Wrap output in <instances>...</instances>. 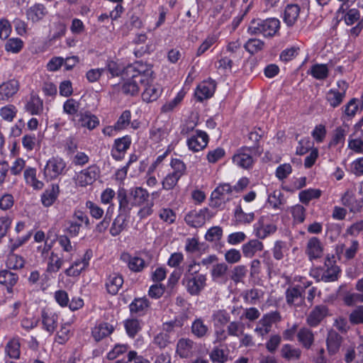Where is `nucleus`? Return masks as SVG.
I'll list each match as a JSON object with an SVG mask.
<instances>
[{
	"mask_svg": "<svg viewBox=\"0 0 363 363\" xmlns=\"http://www.w3.org/2000/svg\"><path fill=\"white\" fill-rule=\"evenodd\" d=\"M302 292L301 287L298 286L288 289L286 292L287 303L298 305L303 301Z\"/></svg>",
	"mask_w": 363,
	"mask_h": 363,
	"instance_id": "obj_45",
	"label": "nucleus"
},
{
	"mask_svg": "<svg viewBox=\"0 0 363 363\" xmlns=\"http://www.w3.org/2000/svg\"><path fill=\"white\" fill-rule=\"evenodd\" d=\"M17 111V108L15 106L11 104L6 105L1 108L0 116L4 121L11 122L16 117Z\"/></svg>",
	"mask_w": 363,
	"mask_h": 363,
	"instance_id": "obj_56",
	"label": "nucleus"
},
{
	"mask_svg": "<svg viewBox=\"0 0 363 363\" xmlns=\"http://www.w3.org/2000/svg\"><path fill=\"white\" fill-rule=\"evenodd\" d=\"M229 319V315L225 311H218L213 315V320L215 327L224 325L228 322Z\"/></svg>",
	"mask_w": 363,
	"mask_h": 363,
	"instance_id": "obj_60",
	"label": "nucleus"
},
{
	"mask_svg": "<svg viewBox=\"0 0 363 363\" xmlns=\"http://www.w3.org/2000/svg\"><path fill=\"white\" fill-rule=\"evenodd\" d=\"M33 238L35 242H42L45 241V245L43 247H38V250L43 255L45 252H48L51 249L52 244H48L47 240H45V235L43 231L38 230L34 234Z\"/></svg>",
	"mask_w": 363,
	"mask_h": 363,
	"instance_id": "obj_58",
	"label": "nucleus"
},
{
	"mask_svg": "<svg viewBox=\"0 0 363 363\" xmlns=\"http://www.w3.org/2000/svg\"><path fill=\"white\" fill-rule=\"evenodd\" d=\"M60 189L57 185H52L45 190L41 195V201L44 206H51L57 200Z\"/></svg>",
	"mask_w": 363,
	"mask_h": 363,
	"instance_id": "obj_30",
	"label": "nucleus"
},
{
	"mask_svg": "<svg viewBox=\"0 0 363 363\" xmlns=\"http://www.w3.org/2000/svg\"><path fill=\"white\" fill-rule=\"evenodd\" d=\"M123 284V279L122 276L118 274H110L106 281V289L110 294H116Z\"/></svg>",
	"mask_w": 363,
	"mask_h": 363,
	"instance_id": "obj_24",
	"label": "nucleus"
},
{
	"mask_svg": "<svg viewBox=\"0 0 363 363\" xmlns=\"http://www.w3.org/2000/svg\"><path fill=\"white\" fill-rule=\"evenodd\" d=\"M186 94V90H185L184 87H183L175 96V97L169 101L166 102L162 106V111L164 113L172 111L175 108H177L184 99L185 95Z\"/></svg>",
	"mask_w": 363,
	"mask_h": 363,
	"instance_id": "obj_42",
	"label": "nucleus"
},
{
	"mask_svg": "<svg viewBox=\"0 0 363 363\" xmlns=\"http://www.w3.org/2000/svg\"><path fill=\"white\" fill-rule=\"evenodd\" d=\"M335 257H328L325 261V270L323 272L321 279L325 282L335 281L337 280L340 269L335 264Z\"/></svg>",
	"mask_w": 363,
	"mask_h": 363,
	"instance_id": "obj_16",
	"label": "nucleus"
},
{
	"mask_svg": "<svg viewBox=\"0 0 363 363\" xmlns=\"http://www.w3.org/2000/svg\"><path fill=\"white\" fill-rule=\"evenodd\" d=\"M124 327L128 335L134 337L141 330L142 323L138 319L130 318L124 321Z\"/></svg>",
	"mask_w": 363,
	"mask_h": 363,
	"instance_id": "obj_46",
	"label": "nucleus"
},
{
	"mask_svg": "<svg viewBox=\"0 0 363 363\" xmlns=\"http://www.w3.org/2000/svg\"><path fill=\"white\" fill-rule=\"evenodd\" d=\"M114 330V327L108 323H100L92 329V336L96 341H100L111 335Z\"/></svg>",
	"mask_w": 363,
	"mask_h": 363,
	"instance_id": "obj_25",
	"label": "nucleus"
},
{
	"mask_svg": "<svg viewBox=\"0 0 363 363\" xmlns=\"http://www.w3.org/2000/svg\"><path fill=\"white\" fill-rule=\"evenodd\" d=\"M235 221L237 224L246 225L251 223L255 219L254 213H245L240 206H238L234 212Z\"/></svg>",
	"mask_w": 363,
	"mask_h": 363,
	"instance_id": "obj_44",
	"label": "nucleus"
},
{
	"mask_svg": "<svg viewBox=\"0 0 363 363\" xmlns=\"http://www.w3.org/2000/svg\"><path fill=\"white\" fill-rule=\"evenodd\" d=\"M170 167L172 169V172L169 173L178 177L179 179H181V177L186 172V164L179 159H172L170 162Z\"/></svg>",
	"mask_w": 363,
	"mask_h": 363,
	"instance_id": "obj_49",
	"label": "nucleus"
},
{
	"mask_svg": "<svg viewBox=\"0 0 363 363\" xmlns=\"http://www.w3.org/2000/svg\"><path fill=\"white\" fill-rule=\"evenodd\" d=\"M72 335L73 331L71 325L69 323H62L55 336V342L60 345H64L69 340Z\"/></svg>",
	"mask_w": 363,
	"mask_h": 363,
	"instance_id": "obj_31",
	"label": "nucleus"
},
{
	"mask_svg": "<svg viewBox=\"0 0 363 363\" xmlns=\"http://www.w3.org/2000/svg\"><path fill=\"white\" fill-rule=\"evenodd\" d=\"M91 257V252L86 251L83 258L75 260L69 267L65 270V274L68 277H78L89 266Z\"/></svg>",
	"mask_w": 363,
	"mask_h": 363,
	"instance_id": "obj_11",
	"label": "nucleus"
},
{
	"mask_svg": "<svg viewBox=\"0 0 363 363\" xmlns=\"http://www.w3.org/2000/svg\"><path fill=\"white\" fill-rule=\"evenodd\" d=\"M200 264L196 262L189 263L184 273L183 283L191 295L199 294L206 286V275L199 274Z\"/></svg>",
	"mask_w": 363,
	"mask_h": 363,
	"instance_id": "obj_2",
	"label": "nucleus"
},
{
	"mask_svg": "<svg viewBox=\"0 0 363 363\" xmlns=\"http://www.w3.org/2000/svg\"><path fill=\"white\" fill-rule=\"evenodd\" d=\"M26 108L32 115H39L43 109V101L38 96L31 95Z\"/></svg>",
	"mask_w": 363,
	"mask_h": 363,
	"instance_id": "obj_41",
	"label": "nucleus"
},
{
	"mask_svg": "<svg viewBox=\"0 0 363 363\" xmlns=\"http://www.w3.org/2000/svg\"><path fill=\"white\" fill-rule=\"evenodd\" d=\"M24 259L16 254L11 253L6 260V266L12 269H18L24 266Z\"/></svg>",
	"mask_w": 363,
	"mask_h": 363,
	"instance_id": "obj_55",
	"label": "nucleus"
},
{
	"mask_svg": "<svg viewBox=\"0 0 363 363\" xmlns=\"http://www.w3.org/2000/svg\"><path fill=\"white\" fill-rule=\"evenodd\" d=\"M125 226V216L119 214L113 220L110 228V233L113 236H116L121 233Z\"/></svg>",
	"mask_w": 363,
	"mask_h": 363,
	"instance_id": "obj_54",
	"label": "nucleus"
},
{
	"mask_svg": "<svg viewBox=\"0 0 363 363\" xmlns=\"http://www.w3.org/2000/svg\"><path fill=\"white\" fill-rule=\"evenodd\" d=\"M121 259L127 263L128 268L133 272H141L146 267L145 260L137 255L123 253L121 255Z\"/></svg>",
	"mask_w": 363,
	"mask_h": 363,
	"instance_id": "obj_23",
	"label": "nucleus"
},
{
	"mask_svg": "<svg viewBox=\"0 0 363 363\" xmlns=\"http://www.w3.org/2000/svg\"><path fill=\"white\" fill-rule=\"evenodd\" d=\"M300 13V8L296 4L288 5L284 11V20L289 26H292L296 21Z\"/></svg>",
	"mask_w": 363,
	"mask_h": 363,
	"instance_id": "obj_39",
	"label": "nucleus"
},
{
	"mask_svg": "<svg viewBox=\"0 0 363 363\" xmlns=\"http://www.w3.org/2000/svg\"><path fill=\"white\" fill-rule=\"evenodd\" d=\"M242 250L245 257L251 258L263 250V244L258 240H251L242 245Z\"/></svg>",
	"mask_w": 363,
	"mask_h": 363,
	"instance_id": "obj_35",
	"label": "nucleus"
},
{
	"mask_svg": "<svg viewBox=\"0 0 363 363\" xmlns=\"http://www.w3.org/2000/svg\"><path fill=\"white\" fill-rule=\"evenodd\" d=\"M170 130L171 126L169 124L158 125L152 128L150 136L157 142L167 141Z\"/></svg>",
	"mask_w": 363,
	"mask_h": 363,
	"instance_id": "obj_27",
	"label": "nucleus"
},
{
	"mask_svg": "<svg viewBox=\"0 0 363 363\" xmlns=\"http://www.w3.org/2000/svg\"><path fill=\"white\" fill-rule=\"evenodd\" d=\"M350 321L352 324L363 323V306H358L350 315Z\"/></svg>",
	"mask_w": 363,
	"mask_h": 363,
	"instance_id": "obj_64",
	"label": "nucleus"
},
{
	"mask_svg": "<svg viewBox=\"0 0 363 363\" xmlns=\"http://www.w3.org/2000/svg\"><path fill=\"white\" fill-rule=\"evenodd\" d=\"M208 331V326L204 324L201 318L196 319L191 324V332L197 337L205 336Z\"/></svg>",
	"mask_w": 363,
	"mask_h": 363,
	"instance_id": "obj_50",
	"label": "nucleus"
},
{
	"mask_svg": "<svg viewBox=\"0 0 363 363\" xmlns=\"http://www.w3.org/2000/svg\"><path fill=\"white\" fill-rule=\"evenodd\" d=\"M32 232L28 231L27 233L23 236L18 237L16 239H10L8 245L9 250L11 252H13L23 244L26 243L31 238Z\"/></svg>",
	"mask_w": 363,
	"mask_h": 363,
	"instance_id": "obj_53",
	"label": "nucleus"
},
{
	"mask_svg": "<svg viewBox=\"0 0 363 363\" xmlns=\"http://www.w3.org/2000/svg\"><path fill=\"white\" fill-rule=\"evenodd\" d=\"M208 143V135L201 130H196V133L191 135L186 140L189 149L192 152H199L205 148Z\"/></svg>",
	"mask_w": 363,
	"mask_h": 363,
	"instance_id": "obj_12",
	"label": "nucleus"
},
{
	"mask_svg": "<svg viewBox=\"0 0 363 363\" xmlns=\"http://www.w3.org/2000/svg\"><path fill=\"white\" fill-rule=\"evenodd\" d=\"M267 220V217L262 216L255 225V233L259 238L264 239L270 234L274 233L277 230L276 225L272 223H268Z\"/></svg>",
	"mask_w": 363,
	"mask_h": 363,
	"instance_id": "obj_21",
	"label": "nucleus"
},
{
	"mask_svg": "<svg viewBox=\"0 0 363 363\" xmlns=\"http://www.w3.org/2000/svg\"><path fill=\"white\" fill-rule=\"evenodd\" d=\"M43 329L52 335L58 324V315L49 310H43L41 313Z\"/></svg>",
	"mask_w": 363,
	"mask_h": 363,
	"instance_id": "obj_18",
	"label": "nucleus"
},
{
	"mask_svg": "<svg viewBox=\"0 0 363 363\" xmlns=\"http://www.w3.org/2000/svg\"><path fill=\"white\" fill-rule=\"evenodd\" d=\"M279 320L277 313H270L264 315L257 323L255 332L262 337L268 334L272 328V324Z\"/></svg>",
	"mask_w": 363,
	"mask_h": 363,
	"instance_id": "obj_13",
	"label": "nucleus"
},
{
	"mask_svg": "<svg viewBox=\"0 0 363 363\" xmlns=\"http://www.w3.org/2000/svg\"><path fill=\"white\" fill-rule=\"evenodd\" d=\"M337 88L329 89L325 94L326 101L333 108L338 107L342 103L348 89V84L343 80L337 81Z\"/></svg>",
	"mask_w": 363,
	"mask_h": 363,
	"instance_id": "obj_4",
	"label": "nucleus"
},
{
	"mask_svg": "<svg viewBox=\"0 0 363 363\" xmlns=\"http://www.w3.org/2000/svg\"><path fill=\"white\" fill-rule=\"evenodd\" d=\"M357 102L358 99L352 98L342 107V118L349 121L355 116L357 112L360 110V107Z\"/></svg>",
	"mask_w": 363,
	"mask_h": 363,
	"instance_id": "obj_32",
	"label": "nucleus"
},
{
	"mask_svg": "<svg viewBox=\"0 0 363 363\" xmlns=\"http://www.w3.org/2000/svg\"><path fill=\"white\" fill-rule=\"evenodd\" d=\"M342 341V336L336 331L331 330L328 333L326 340L327 348L330 354L338 352Z\"/></svg>",
	"mask_w": 363,
	"mask_h": 363,
	"instance_id": "obj_26",
	"label": "nucleus"
},
{
	"mask_svg": "<svg viewBox=\"0 0 363 363\" xmlns=\"http://www.w3.org/2000/svg\"><path fill=\"white\" fill-rule=\"evenodd\" d=\"M345 245L344 244L341 245L340 247H337V252L338 254L340 252L342 253L343 250H345V252L343 253V257L345 261H348L355 257L359 248V243L358 240H353L351 241L350 245L348 247L345 249Z\"/></svg>",
	"mask_w": 363,
	"mask_h": 363,
	"instance_id": "obj_36",
	"label": "nucleus"
},
{
	"mask_svg": "<svg viewBox=\"0 0 363 363\" xmlns=\"http://www.w3.org/2000/svg\"><path fill=\"white\" fill-rule=\"evenodd\" d=\"M129 199L133 206H140L138 215L140 218L150 216L153 212L154 203L149 201L148 191L142 187H134L130 190Z\"/></svg>",
	"mask_w": 363,
	"mask_h": 363,
	"instance_id": "obj_3",
	"label": "nucleus"
},
{
	"mask_svg": "<svg viewBox=\"0 0 363 363\" xmlns=\"http://www.w3.org/2000/svg\"><path fill=\"white\" fill-rule=\"evenodd\" d=\"M19 82L14 79H9L0 84V101H9L19 90Z\"/></svg>",
	"mask_w": 363,
	"mask_h": 363,
	"instance_id": "obj_14",
	"label": "nucleus"
},
{
	"mask_svg": "<svg viewBox=\"0 0 363 363\" xmlns=\"http://www.w3.org/2000/svg\"><path fill=\"white\" fill-rule=\"evenodd\" d=\"M225 155V151L222 147H217L208 152L206 155L207 160L210 163H216L222 159Z\"/></svg>",
	"mask_w": 363,
	"mask_h": 363,
	"instance_id": "obj_63",
	"label": "nucleus"
},
{
	"mask_svg": "<svg viewBox=\"0 0 363 363\" xmlns=\"http://www.w3.org/2000/svg\"><path fill=\"white\" fill-rule=\"evenodd\" d=\"M234 4L235 2L233 0H218L216 1L215 10L218 13L224 11L223 16L225 18H228L232 13Z\"/></svg>",
	"mask_w": 363,
	"mask_h": 363,
	"instance_id": "obj_48",
	"label": "nucleus"
},
{
	"mask_svg": "<svg viewBox=\"0 0 363 363\" xmlns=\"http://www.w3.org/2000/svg\"><path fill=\"white\" fill-rule=\"evenodd\" d=\"M48 11L45 6L42 4H35L26 10V18L33 23H36L47 15Z\"/></svg>",
	"mask_w": 363,
	"mask_h": 363,
	"instance_id": "obj_22",
	"label": "nucleus"
},
{
	"mask_svg": "<svg viewBox=\"0 0 363 363\" xmlns=\"http://www.w3.org/2000/svg\"><path fill=\"white\" fill-rule=\"evenodd\" d=\"M149 306L148 301L146 298H135L129 306L132 313H143Z\"/></svg>",
	"mask_w": 363,
	"mask_h": 363,
	"instance_id": "obj_51",
	"label": "nucleus"
},
{
	"mask_svg": "<svg viewBox=\"0 0 363 363\" xmlns=\"http://www.w3.org/2000/svg\"><path fill=\"white\" fill-rule=\"evenodd\" d=\"M298 340L305 346L310 347L313 341V335L308 329H302L298 333Z\"/></svg>",
	"mask_w": 363,
	"mask_h": 363,
	"instance_id": "obj_61",
	"label": "nucleus"
},
{
	"mask_svg": "<svg viewBox=\"0 0 363 363\" xmlns=\"http://www.w3.org/2000/svg\"><path fill=\"white\" fill-rule=\"evenodd\" d=\"M151 75V65L135 62L125 67V76L128 78L122 86V91L131 96L137 94L143 83H147Z\"/></svg>",
	"mask_w": 363,
	"mask_h": 363,
	"instance_id": "obj_1",
	"label": "nucleus"
},
{
	"mask_svg": "<svg viewBox=\"0 0 363 363\" xmlns=\"http://www.w3.org/2000/svg\"><path fill=\"white\" fill-rule=\"evenodd\" d=\"M74 125L77 128H86L92 130L100 124L99 118L89 111L80 112L76 118H72Z\"/></svg>",
	"mask_w": 363,
	"mask_h": 363,
	"instance_id": "obj_8",
	"label": "nucleus"
},
{
	"mask_svg": "<svg viewBox=\"0 0 363 363\" xmlns=\"http://www.w3.org/2000/svg\"><path fill=\"white\" fill-rule=\"evenodd\" d=\"M341 201L353 213L363 211V198L357 199L352 191H346L341 197Z\"/></svg>",
	"mask_w": 363,
	"mask_h": 363,
	"instance_id": "obj_15",
	"label": "nucleus"
},
{
	"mask_svg": "<svg viewBox=\"0 0 363 363\" xmlns=\"http://www.w3.org/2000/svg\"><path fill=\"white\" fill-rule=\"evenodd\" d=\"M233 191V189L228 184L219 185L211 194L212 205L217 206L220 203L228 200V196Z\"/></svg>",
	"mask_w": 363,
	"mask_h": 363,
	"instance_id": "obj_20",
	"label": "nucleus"
},
{
	"mask_svg": "<svg viewBox=\"0 0 363 363\" xmlns=\"http://www.w3.org/2000/svg\"><path fill=\"white\" fill-rule=\"evenodd\" d=\"M194 352V342L187 338L180 339L177 345L176 352L182 358L190 357Z\"/></svg>",
	"mask_w": 363,
	"mask_h": 363,
	"instance_id": "obj_28",
	"label": "nucleus"
},
{
	"mask_svg": "<svg viewBox=\"0 0 363 363\" xmlns=\"http://www.w3.org/2000/svg\"><path fill=\"white\" fill-rule=\"evenodd\" d=\"M154 72L151 67V75L147 83H143L142 99L147 103L156 101L162 94V89L158 84L154 82Z\"/></svg>",
	"mask_w": 363,
	"mask_h": 363,
	"instance_id": "obj_7",
	"label": "nucleus"
},
{
	"mask_svg": "<svg viewBox=\"0 0 363 363\" xmlns=\"http://www.w3.org/2000/svg\"><path fill=\"white\" fill-rule=\"evenodd\" d=\"M216 84L213 80H206L201 82L196 87L194 94L198 101H202L211 98L214 94Z\"/></svg>",
	"mask_w": 363,
	"mask_h": 363,
	"instance_id": "obj_17",
	"label": "nucleus"
},
{
	"mask_svg": "<svg viewBox=\"0 0 363 363\" xmlns=\"http://www.w3.org/2000/svg\"><path fill=\"white\" fill-rule=\"evenodd\" d=\"M186 320V315H182L179 317H177L174 320H170L163 323V330L167 333H171L177 328H180L183 326L184 322Z\"/></svg>",
	"mask_w": 363,
	"mask_h": 363,
	"instance_id": "obj_52",
	"label": "nucleus"
},
{
	"mask_svg": "<svg viewBox=\"0 0 363 363\" xmlns=\"http://www.w3.org/2000/svg\"><path fill=\"white\" fill-rule=\"evenodd\" d=\"M128 349L129 346L127 344H117L107 353V358L110 360H113L120 355L126 352Z\"/></svg>",
	"mask_w": 363,
	"mask_h": 363,
	"instance_id": "obj_57",
	"label": "nucleus"
},
{
	"mask_svg": "<svg viewBox=\"0 0 363 363\" xmlns=\"http://www.w3.org/2000/svg\"><path fill=\"white\" fill-rule=\"evenodd\" d=\"M64 264V259L55 252H52L47 262L46 272L48 273H56Z\"/></svg>",
	"mask_w": 363,
	"mask_h": 363,
	"instance_id": "obj_38",
	"label": "nucleus"
},
{
	"mask_svg": "<svg viewBox=\"0 0 363 363\" xmlns=\"http://www.w3.org/2000/svg\"><path fill=\"white\" fill-rule=\"evenodd\" d=\"M213 214L206 208L199 211H191L185 216L186 223L192 227L198 228L203 225L207 220L213 217Z\"/></svg>",
	"mask_w": 363,
	"mask_h": 363,
	"instance_id": "obj_10",
	"label": "nucleus"
},
{
	"mask_svg": "<svg viewBox=\"0 0 363 363\" xmlns=\"http://www.w3.org/2000/svg\"><path fill=\"white\" fill-rule=\"evenodd\" d=\"M286 213L288 215H291L295 223H302L305 219V209L300 204H296L289 207L286 209Z\"/></svg>",
	"mask_w": 363,
	"mask_h": 363,
	"instance_id": "obj_47",
	"label": "nucleus"
},
{
	"mask_svg": "<svg viewBox=\"0 0 363 363\" xmlns=\"http://www.w3.org/2000/svg\"><path fill=\"white\" fill-rule=\"evenodd\" d=\"M292 172V167L290 164L284 163L277 167L276 169V177L279 180H284Z\"/></svg>",
	"mask_w": 363,
	"mask_h": 363,
	"instance_id": "obj_62",
	"label": "nucleus"
},
{
	"mask_svg": "<svg viewBox=\"0 0 363 363\" xmlns=\"http://www.w3.org/2000/svg\"><path fill=\"white\" fill-rule=\"evenodd\" d=\"M66 162L60 157L50 158L43 169V174L47 179L52 180L65 172Z\"/></svg>",
	"mask_w": 363,
	"mask_h": 363,
	"instance_id": "obj_5",
	"label": "nucleus"
},
{
	"mask_svg": "<svg viewBox=\"0 0 363 363\" xmlns=\"http://www.w3.org/2000/svg\"><path fill=\"white\" fill-rule=\"evenodd\" d=\"M130 143L131 139L128 135L116 139L111 150L112 157L116 160H122Z\"/></svg>",
	"mask_w": 363,
	"mask_h": 363,
	"instance_id": "obj_19",
	"label": "nucleus"
},
{
	"mask_svg": "<svg viewBox=\"0 0 363 363\" xmlns=\"http://www.w3.org/2000/svg\"><path fill=\"white\" fill-rule=\"evenodd\" d=\"M280 22L277 18H269L262 21V35L265 37L273 36L279 28Z\"/></svg>",
	"mask_w": 363,
	"mask_h": 363,
	"instance_id": "obj_34",
	"label": "nucleus"
},
{
	"mask_svg": "<svg viewBox=\"0 0 363 363\" xmlns=\"http://www.w3.org/2000/svg\"><path fill=\"white\" fill-rule=\"evenodd\" d=\"M180 179L168 173L162 181V189L167 191L172 190L177 185Z\"/></svg>",
	"mask_w": 363,
	"mask_h": 363,
	"instance_id": "obj_59",
	"label": "nucleus"
},
{
	"mask_svg": "<svg viewBox=\"0 0 363 363\" xmlns=\"http://www.w3.org/2000/svg\"><path fill=\"white\" fill-rule=\"evenodd\" d=\"M24 179L26 183L32 186L34 189H41L43 187V183L36 177V169L33 167H27L24 171Z\"/></svg>",
	"mask_w": 363,
	"mask_h": 363,
	"instance_id": "obj_37",
	"label": "nucleus"
},
{
	"mask_svg": "<svg viewBox=\"0 0 363 363\" xmlns=\"http://www.w3.org/2000/svg\"><path fill=\"white\" fill-rule=\"evenodd\" d=\"M20 347V339L16 337L11 338L5 346L6 356L14 359H18L21 354Z\"/></svg>",
	"mask_w": 363,
	"mask_h": 363,
	"instance_id": "obj_29",
	"label": "nucleus"
},
{
	"mask_svg": "<svg viewBox=\"0 0 363 363\" xmlns=\"http://www.w3.org/2000/svg\"><path fill=\"white\" fill-rule=\"evenodd\" d=\"M79 107L80 103L78 101L70 98L64 102L62 111L63 113L67 115L69 118L72 121V118H76Z\"/></svg>",
	"mask_w": 363,
	"mask_h": 363,
	"instance_id": "obj_40",
	"label": "nucleus"
},
{
	"mask_svg": "<svg viewBox=\"0 0 363 363\" xmlns=\"http://www.w3.org/2000/svg\"><path fill=\"white\" fill-rule=\"evenodd\" d=\"M253 151L254 148L247 147L238 149L233 156V164L242 169L251 168L254 163Z\"/></svg>",
	"mask_w": 363,
	"mask_h": 363,
	"instance_id": "obj_9",
	"label": "nucleus"
},
{
	"mask_svg": "<svg viewBox=\"0 0 363 363\" xmlns=\"http://www.w3.org/2000/svg\"><path fill=\"white\" fill-rule=\"evenodd\" d=\"M18 276L8 270H2L0 272V284L5 285L9 292L11 291L12 287L16 284Z\"/></svg>",
	"mask_w": 363,
	"mask_h": 363,
	"instance_id": "obj_43",
	"label": "nucleus"
},
{
	"mask_svg": "<svg viewBox=\"0 0 363 363\" xmlns=\"http://www.w3.org/2000/svg\"><path fill=\"white\" fill-rule=\"evenodd\" d=\"M99 176V168L96 165H91L76 174L75 184L77 186L86 187L94 184Z\"/></svg>",
	"mask_w": 363,
	"mask_h": 363,
	"instance_id": "obj_6",
	"label": "nucleus"
},
{
	"mask_svg": "<svg viewBox=\"0 0 363 363\" xmlns=\"http://www.w3.org/2000/svg\"><path fill=\"white\" fill-rule=\"evenodd\" d=\"M348 9L347 4L344 3L338 10V13L344 14L345 21L347 25H353L360 18L359 11L356 9Z\"/></svg>",
	"mask_w": 363,
	"mask_h": 363,
	"instance_id": "obj_33",
	"label": "nucleus"
}]
</instances>
